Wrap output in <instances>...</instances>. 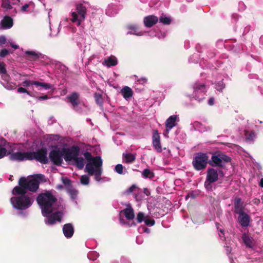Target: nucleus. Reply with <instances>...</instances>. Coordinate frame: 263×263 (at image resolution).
I'll list each match as a JSON object with an SVG mask.
<instances>
[{
    "label": "nucleus",
    "instance_id": "f257e3e1",
    "mask_svg": "<svg viewBox=\"0 0 263 263\" xmlns=\"http://www.w3.org/2000/svg\"><path fill=\"white\" fill-rule=\"evenodd\" d=\"M86 160L88 163L86 165L85 170L90 175H94L96 179L99 178L101 175V166L102 160L101 157H92L89 152H85L83 153Z\"/></svg>",
    "mask_w": 263,
    "mask_h": 263
},
{
    "label": "nucleus",
    "instance_id": "f03ea898",
    "mask_svg": "<svg viewBox=\"0 0 263 263\" xmlns=\"http://www.w3.org/2000/svg\"><path fill=\"white\" fill-rule=\"evenodd\" d=\"M57 201V198L50 191L42 193L36 198V201L40 205L43 214H50L53 212V206Z\"/></svg>",
    "mask_w": 263,
    "mask_h": 263
},
{
    "label": "nucleus",
    "instance_id": "7ed1b4c3",
    "mask_svg": "<svg viewBox=\"0 0 263 263\" xmlns=\"http://www.w3.org/2000/svg\"><path fill=\"white\" fill-rule=\"evenodd\" d=\"M47 151L46 148L38 149L36 152H17V160H36L43 164L48 163Z\"/></svg>",
    "mask_w": 263,
    "mask_h": 263
},
{
    "label": "nucleus",
    "instance_id": "20e7f679",
    "mask_svg": "<svg viewBox=\"0 0 263 263\" xmlns=\"http://www.w3.org/2000/svg\"><path fill=\"white\" fill-rule=\"evenodd\" d=\"M87 14V8L82 3L77 4L76 9L71 11L68 21L79 26L84 21Z\"/></svg>",
    "mask_w": 263,
    "mask_h": 263
},
{
    "label": "nucleus",
    "instance_id": "39448f33",
    "mask_svg": "<svg viewBox=\"0 0 263 263\" xmlns=\"http://www.w3.org/2000/svg\"><path fill=\"white\" fill-rule=\"evenodd\" d=\"M33 201L32 194L17 186V210H26L32 204Z\"/></svg>",
    "mask_w": 263,
    "mask_h": 263
},
{
    "label": "nucleus",
    "instance_id": "423d86ee",
    "mask_svg": "<svg viewBox=\"0 0 263 263\" xmlns=\"http://www.w3.org/2000/svg\"><path fill=\"white\" fill-rule=\"evenodd\" d=\"M41 175H37L30 178H21L19 180L20 187L26 191V190L32 192H36L39 187L40 182L39 179L41 178Z\"/></svg>",
    "mask_w": 263,
    "mask_h": 263
},
{
    "label": "nucleus",
    "instance_id": "0eeeda50",
    "mask_svg": "<svg viewBox=\"0 0 263 263\" xmlns=\"http://www.w3.org/2000/svg\"><path fill=\"white\" fill-rule=\"evenodd\" d=\"M208 160L209 156L206 153H198L193 158L192 164L195 170H202L206 167Z\"/></svg>",
    "mask_w": 263,
    "mask_h": 263
},
{
    "label": "nucleus",
    "instance_id": "6e6552de",
    "mask_svg": "<svg viewBox=\"0 0 263 263\" xmlns=\"http://www.w3.org/2000/svg\"><path fill=\"white\" fill-rule=\"evenodd\" d=\"M193 96L196 100L201 101L205 99L207 87L204 83L196 82L193 85Z\"/></svg>",
    "mask_w": 263,
    "mask_h": 263
},
{
    "label": "nucleus",
    "instance_id": "1a4fd4ad",
    "mask_svg": "<svg viewBox=\"0 0 263 263\" xmlns=\"http://www.w3.org/2000/svg\"><path fill=\"white\" fill-rule=\"evenodd\" d=\"M231 158L221 152H218L213 154L212 156V162L210 165L213 166H217L222 167L223 162H230Z\"/></svg>",
    "mask_w": 263,
    "mask_h": 263
},
{
    "label": "nucleus",
    "instance_id": "9d476101",
    "mask_svg": "<svg viewBox=\"0 0 263 263\" xmlns=\"http://www.w3.org/2000/svg\"><path fill=\"white\" fill-rule=\"evenodd\" d=\"M80 148L77 146H72L70 148H63L62 152L64 159L66 161L74 160L79 156Z\"/></svg>",
    "mask_w": 263,
    "mask_h": 263
},
{
    "label": "nucleus",
    "instance_id": "9b49d317",
    "mask_svg": "<svg viewBox=\"0 0 263 263\" xmlns=\"http://www.w3.org/2000/svg\"><path fill=\"white\" fill-rule=\"evenodd\" d=\"M152 144L157 152L161 153L162 152L160 135L157 129L153 130Z\"/></svg>",
    "mask_w": 263,
    "mask_h": 263
},
{
    "label": "nucleus",
    "instance_id": "f8f14e48",
    "mask_svg": "<svg viewBox=\"0 0 263 263\" xmlns=\"http://www.w3.org/2000/svg\"><path fill=\"white\" fill-rule=\"evenodd\" d=\"M63 156L62 151H60V149L52 150L50 152L49 158L54 164L60 165L63 161Z\"/></svg>",
    "mask_w": 263,
    "mask_h": 263
},
{
    "label": "nucleus",
    "instance_id": "ddd939ff",
    "mask_svg": "<svg viewBox=\"0 0 263 263\" xmlns=\"http://www.w3.org/2000/svg\"><path fill=\"white\" fill-rule=\"evenodd\" d=\"M218 179V175L217 171L212 168H209L207 171V176L206 179V184L210 183H213Z\"/></svg>",
    "mask_w": 263,
    "mask_h": 263
},
{
    "label": "nucleus",
    "instance_id": "4468645a",
    "mask_svg": "<svg viewBox=\"0 0 263 263\" xmlns=\"http://www.w3.org/2000/svg\"><path fill=\"white\" fill-rule=\"evenodd\" d=\"M23 85L24 86L28 87L32 85H34L37 86H41L44 89H49L51 88V84L49 83L40 82L36 81H30V80H26L23 82Z\"/></svg>",
    "mask_w": 263,
    "mask_h": 263
},
{
    "label": "nucleus",
    "instance_id": "2eb2a0df",
    "mask_svg": "<svg viewBox=\"0 0 263 263\" xmlns=\"http://www.w3.org/2000/svg\"><path fill=\"white\" fill-rule=\"evenodd\" d=\"M67 99L74 108L77 107L80 103V95L77 92H73L67 96Z\"/></svg>",
    "mask_w": 263,
    "mask_h": 263
},
{
    "label": "nucleus",
    "instance_id": "dca6fc26",
    "mask_svg": "<svg viewBox=\"0 0 263 263\" xmlns=\"http://www.w3.org/2000/svg\"><path fill=\"white\" fill-rule=\"evenodd\" d=\"M13 22L12 18L9 16H5L1 21L0 29H9L12 27Z\"/></svg>",
    "mask_w": 263,
    "mask_h": 263
},
{
    "label": "nucleus",
    "instance_id": "f3484780",
    "mask_svg": "<svg viewBox=\"0 0 263 263\" xmlns=\"http://www.w3.org/2000/svg\"><path fill=\"white\" fill-rule=\"evenodd\" d=\"M63 232L67 238H71L74 233V228L71 223H66L63 226Z\"/></svg>",
    "mask_w": 263,
    "mask_h": 263
},
{
    "label": "nucleus",
    "instance_id": "a211bd4d",
    "mask_svg": "<svg viewBox=\"0 0 263 263\" xmlns=\"http://www.w3.org/2000/svg\"><path fill=\"white\" fill-rule=\"evenodd\" d=\"M144 24L146 27L150 28L157 24L158 18L153 15L147 16L144 18Z\"/></svg>",
    "mask_w": 263,
    "mask_h": 263
},
{
    "label": "nucleus",
    "instance_id": "6ab92c4d",
    "mask_svg": "<svg viewBox=\"0 0 263 263\" xmlns=\"http://www.w3.org/2000/svg\"><path fill=\"white\" fill-rule=\"evenodd\" d=\"M178 120V117L176 115L171 116L165 122V127L167 131L171 130L176 125V121Z\"/></svg>",
    "mask_w": 263,
    "mask_h": 263
},
{
    "label": "nucleus",
    "instance_id": "aec40b11",
    "mask_svg": "<svg viewBox=\"0 0 263 263\" xmlns=\"http://www.w3.org/2000/svg\"><path fill=\"white\" fill-rule=\"evenodd\" d=\"M35 5L32 2L23 5L20 9V12L22 13H30L34 11Z\"/></svg>",
    "mask_w": 263,
    "mask_h": 263
},
{
    "label": "nucleus",
    "instance_id": "412c9836",
    "mask_svg": "<svg viewBox=\"0 0 263 263\" xmlns=\"http://www.w3.org/2000/svg\"><path fill=\"white\" fill-rule=\"evenodd\" d=\"M239 215L238 219L242 227H247L249 226L250 220V216L244 212L242 214H238Z\"/></svg>",
    "mask_w": 263,
    "mask_h": 263
},
{
    "label": "nucleus",
    "instance_id": "4be33fe9",
    "mask_svg": "<svg viewBox=\"0 0 263 263\" xmlns=\"http://www.w3.org/2000/svg\"><path fill=\"white\" fill-rule=\"evenodd\" d=\"M243 202L240 198H236L234 201V212L237 214H242L244 212Z\"/></svg>",
    "mask_w": 263,
    "mask_h": 263
},
{
    "label": "nucleus",
    "instance_id": "5701e85b",
    "mask_svg": "<svg viewBox=\"0 0 263 263\" xmlns=\"http://www.w3.org/2000/svg\"><path fill=\"white\" fill-rule=\"evenodd\" d=\"M62 213L60 212H55L50 215L48 218V223L49 224L55 223L56 221H61Z\"/></svg>",
    "mask_w": 263,
    "mask_h": 263
},
{
    "label": "nucleus",
    "instance_id": "b1692460",
    "mask_svg": "<svg viewBox=\"0 0 263 263\" xmlns=\"http://www.w3.org/2000/svg\"><path fill=\"white\" fill-rule=\"evenodd\" d=\"M136 154L132 153H124L123 154V162L125 163H132L136 160Z\"/></svg>",
    "mask_w": 263,
    "mask_h": 263
},
{
    "label": "nucleus",
    "instance_id": "393cba45",
    "mask_svg": "<svg viewBox=\"0 0 263 263\" xmlns=\"http://www.w3.org/2000/svg\"><path fill=\"white\" fill-rule=\"evenodd\" d=\"M122 212L124 214L127 220H133L135 217L134 211L131 206H128Z\"/></svg>",
    "mask_w": 263,
    "mask_h": 263
},
{
    "label": "nucleus",
    "instance_id": "a878e982",
    "mask_svg": "<svg viewBox=\"0 0 263 263\" xmlns=\"http://www.w3.org/2000/svg\"><path fill=\"white\" fill-rule=\"evenodd\" d=\"M121 93L124 99L127 100L133 96V91L129 87L126 86L121 90Z\"/></svg>",
    "mask_w": 263,
    "mask_h": 263
},
{
    "label": "nucleus",
    "instance_id": "bb28decb",
    "mask_svg": "<svg viewBox=\"0 0 263 263\" xmlns=\"http://www.w3.org/2000/svg\"><path fill=\"white\" fill-rule=\"evenodd\" d=\"M7 142L6 140L3 137H0V159L4 157L7 153V150L5 148Z\"/></svg>",
    "mask_w": 263,
    "mask_h": 263
},
{
    "label": "nucleus",
    "instance_id": "cd10ccee",
    "mask_svg": "<svg viewBox=\"0 0 263 263\" xmlns=\"http://www.w3.org/2000/svg\"><path fill=\"white\" fill-rule=\"evenodd\" d=\"M25 57L30 61H35L39 58V54L34 51H26Z\"/></svg>",
    "mask_w": 263,
    "mask_h": 263
},
{
    "label": "nucleus",
    "instance_id": "c85d7f7f",
    "mask_svg": "<svg viewBox=\"0 0 263 263\" xmlns=\"http://www.w3.org/2000/svg\"><path fill=\"white\" fill-rule=\"evenodd\" d=\"M242 239L243 240V241L247 247L249 248H252L253 246V239L248 235H247V234H243L242 236Z\"/></svg>",
    "mask_w": 263,
    "mask_h": 263
},
{
    "label": "nucleus",
    "instance_id": "c756f323",
    "mask_svg": "<svg viewBox=\"0 0 263 263\" xmlns=\"http://www.w3.org/2000/svg\"><path fill=\"white\" fill-rule=\"evenodd\" d=\"M104 62L105 65L108 67L116 66L118 63L116 58L114 56L109 57L105 60Z\"/></svg>",
    "mask_w": 263,
    "mask_h": 263
},
{
    "label": "nucleus",
    "instance_id": "7c9ffc66",
    "mask_svg": "<svg viewBox=\"0 0 263 263\" xmlns=\"http://www.w3.org/2000/svg\"><path fill=\"white\" fill-rule=\"evenodd\" d=\"M142 176L144 178L153 179L155 176V174L150 169L145 168L142 171Z\"/></svg>",
    "mask_w": 263,
    "mask_h": 263
},
{
    "label": "nucleus",
    "instance_id": "2f4dec72",
    "mask_svg": "<svg viewBox=\"0 0 263 263\" xmlns=\"http://www.w3.org/2000/svg\"><path fill=\"white\" fill-rule=\"evenodd\" d=\"M73 161L76 163L77 166L80 170H82L85 165L84 159L81 157L77 156Z\"/></svg>",
    "mask_w": 263,
    "mask_h": 263
},
{
    "label": "nucleus",
    "instance_id": "473e14b6",
    "mask_svg": "<svg viewBox=\"0 0 263 263\" xmlns=\"http://www.w3.org/2000/svg\"><path fill=\"white\" fill-rule=\"evenodd\" d=\"M244 135L247 140H252L255 137V134L253 130L246 129L244 131Z\"/></svg>",
    "mask_w": 263,
    "mask_h": 263
},
{
    "label": "nucleus",
    "instance_id": "72a5a7b5",
    "mask_svg": "<svg viewBox=\"0 0 263 263\" xmlns=\"http://www.w3.org/2000/svg\"><path fill=\"white\" fill-rule=\"evenodd\" d=\"M1 7L6 10H10L12 8L11 3L9 0H2Z\"/></svg>",
    "mask_w": 263,
    "mask_h": 263
},
{
    "label": "nucleus",
    "instance_id": "f704fd0d",
    "mask_svg": "<svg viewBox=\"0 0 263 263\" xmlns=\"http://www.w3.org/2000/svg\"><path fill=\"white\" fill-rule=\"evenodd\" d=\"M159 20L161 23L164 25H169L171 22V20L170 17L163 15L160 17Z\"/></svg>",
    "mask_w": 263,
    "mask_h": 263
},
{
    "label": "nucleus",
    "instance_id": "c9c22d12",
    "mask_svg": "<svg viewBox=\"0 0 263 263\" xmlns=\"http://www.w3.org/2000/svg\"><path fill=\"white\" fill-rule=\"evenodd\" d=\"M146 216L142 212H139L137 215V221L138 223H141L143 221H144Z\"/></svg>",
    "mask_w": 263,
    "mask_h": 263
},
{
    "label": "nucleus",
    "instance_id": "e433bc0d",
    "mask_svg": "<svg viewBox=\"0 0 263 263\" xmlns=\"http://www.w3.org/2000/svg\"><path fill=\"white\" fill-rule=\"evenodd\" d=\"M68 193L70 195L72 198H73V199L76 198V197L78 194V191L76 189H74L72 187H70L68 189Z\"/></svg>",
    "mask_w": 263,
    "mask_h": 263
},
{
    "label": "nucleus",
    "instance_id": "4c0bfd02",
    "mask_svg": "<svg viewBox=\"0 0 263 263\" xmlns=\"http://www.w3.org/2000/svg\"><path fill=\"white\" fill-rule=\"evenodd\" d=\"M81 183L84 185H87L89 183V178L86 175H82L80 179Z\"/></svg>",
    "mask_w": 263,
    "mask_h": 263
},
{
    "label": "nucleus",
    "instance_id": "58836bf2",
    "mask_svg": "<svg viewBox=\"0 0 263 263\" xmlns=\"http://www.w3.org/2000/svg\"><path fill=\"white\" fill-rule=\"evenodd\" d=\"M123 166L122 164H117L115 168V171L119 174H122L123 173Z\"/></svg>",
    "mask_w": 263,
    "mask_h": 263
},
{
    "label": "nucleus",
    "instance_id": "ea45409f",
    "mask_svg": "<svg viewBox=\"0 0 263 263\" xmlns=\"http://www.w3.org/2000/svg\"><path fill=\"white\" fill-rule=\"evenodd\" d=\"M144 222L148 226H152L155 223V221L154 219L148 218V216L146 217Z\"/></svg>",
    "mask_w": 263,
    "mask_h": 263
},
{
    "label": "nucleus",
    "instance_id": "a19ab883",
    "mask_svg": "<svg viewBox=\"0 0 263 263\" xmlns=\"http://www.w3.org/2000/svg\"><path fill=\"white\" fill-rule=\"evenodd\" d=\"M7 72L6 69V65L3 62H0V73L5 74Z\"/></svg>",
    "mask_w": 263,
    "mask_h": 263
},
{
    "label": "nucleus",
    "instance_id": "79ce46f5",
    "mask_svg": "<svg viewBox=\"0 0 263 263\" xmlns=\"http://www.w3.org/2000/svg\"><path fill=\"white\" fill-rule=\"evenodd\" d=\"M9 53V51L6 49H3L0 51V57L4 58L8 55Z\"/></svg>",
    "mask_w": 263,
    "mask_h": 263
},
{
    "label": "nucleus",
    "instance_id": "37998d69",
    "mask_svg": "<svg viewBox=\"0 0 263 263\" xmlns=\"http://www.w3.org/2000/svg\"><path fill=\"white\" fill-rule=\"evenodd\" d=\"M138 187L135 184H133L128 190V193H132L138 190Z\"/></svg>",
    "mask_w": 263,
    "mask_h": 263
},
{
    "label": "nucleus",
    "instance_id": "c03bdc74",
    "mask_svg": "<svg viewBox=\"0 0 263 263\" xmlns=\"http://www.w3.org/2000/svg\"><path fill=\"white\" fill-rule=\"evenodd\" d=\"M63 183L65 185H70L71 184V180L67 178V177H64L62 178Z\"/></svg>",
    "mask_w": 263,
    "mask_h": 263
},
{
    "label": "nucleus",
    "instance_id": "a18cd8bd",
    "mask_svg": "<svg viewBox=\"0 0 263 263\" xmlns=\"http://www.w3.org/2000/svg\"><path fill=\"white\" fill-rule=\"evenodd\" d=\"M10 202L13 208L16 209V197L14 196L10 199Z\"/></svg>",
    "mask_w": 263,
    "mask_h": 263
},
{
    "label": "nucleus",
    "instance_id": "49530a36",
    "mask_svg": "<svg viewBox=\"0 0 263 263\" xmlns=\"http://www.w3.org/2000/svg\"><path fill=\"white\" fill-rule=\"evenodd\" d=\"M7 41L5 35H0V46L6 44Z\"/></svg>",
    "mask_w": 263,
    "mask_h": 263
},
{
    "label": "nucleus",
    "instance_id": "de8ad7c7",
    "mask_svg": "<svg viewBox=\"0 0 263 263\" xmlns=\"http://www.w3.org/2000/svg\"><path fill=\"white\" fill-rule=\"evenodd\" d=\"M139 84H144L147 82V79L145 78H141L138 80Z\"/></svg>",
    "mask_w": 263,
    "mask_h": 263
},
{
    "label": "nucleus",
    "instance_id": "09e8293b",
    "mask_svg": "<svg viewBox=\"0 0 263 263\" xmlns=\"http://www.w3.org/2000/svg\"><path fill=\"white\" fill-rule=\"evenodd\" d=\"M215 99L213 97H211L208 100V104L210 106H212L214 104Z\"/></svg>",
    "mask_w": 263,
    "mask_h": 263
},
{
    "label": "nucleus",
    "instance_id": "8fccbe9b",
    "mask_svg": "<svg viewBox=\"0 0 263 263\" xmlns=\"http://www.w3.org/2000/svg\"><path fill=\"white\" fill-rule=\"evenodd\" d=\"M17 92H27L28 94H29V92L27 91V90L23 87H20L17 89Z\"/></svg>",
    "mask_w": 263,
    "mask_h": 263
},
{
    "label": "nucleus",
    "instance_id": "3c124183",
    "mask_svg": "<svg viewBox=\"0 0 263 263\" xmlns=\"http://www.w3.org/2000/svg\"><path fill=\"white\" fill-rule=\"evenodd\" d=\"M37 98H38V100H42L48 99L49 98V97L47 95H44L42 96H40Z\"/></svg>",
    "mask_w": 263,
    "mask_h": 263
},
{
    "label": "nucleus",
    "instance_id": "603ef678",
    "mask_svg": "<svg viewBox=\"0 0 263 263\" xmlns=\"http://www.w3.org/2000/svg\"><path fill=\"white\" fill-rule=\"evenodd\" d=\"M96 101L99 102L100 100L102 99V97L100 95H96Z\"/></svg>",
    "mask_w": 263,
    "mask_h": 263
},
{
    "label": "nucleus",
    "instance_id": "864d4df0",
    "mask_svg": "<svg viewBox=\"0 0 263 263\" xmlns=\"http://www.w3.org/2000/svg\"><path fill=\"white\" fill-rule=\"evenodd\" d=\"M253 202L255 204H258L260 201L259 199L255 198L254 199H253Z\"/></svg>",
    "mask_w": 263,
    "mask_h": 263
},
{
    "label": "nucleus",
    "instance_id": "5fc2aeb1",
    "mask_svg": "<svg viewBox=\"0 0 263 263\" xmlns=\"http://www.w3.org/2000/svg\"><path fill=\"white\" fill-rule=\"evenodd\" d=\"M211 183H210L208 184H208H206V181H205V183H204V185H205V187H206L207 189H208V190H209V189H212V185H211Z\"/></svg>",
    "mask_w": 263,
    "mask_h": 263
},
{
    "label": "nucleus",
    "instance_id": "6e6d98bb",
    "mask_svg": "<svg viewBox=\"0 0 263 263\" xmlns=\"http://www.w3.org/2000/svg\"><path fill=\"white\" fill-rule=\"evenodd\" d=\"M12 193L14 195H16V186L14 187V188H13V190L12 191Z\"/></svg>",
    "mask_w": 263,
    "mask_h": 263
},
{
    "label": "nucleus",
    "instance_id": "4d7b16f0",
    "mask_svg": "<svg viewBox=\"0 0 263 263\" xmlns=\"http://www.w3.org/2000/svg\"><path fill=\"white\" fill-rule=\"evenodd\" d=\"M11 158L12 159H13V160L16 159V153L13 154L11 155Z\"/></svg>",
    "mask_w": 263,
    "mask_h": 263
},
{
    "label": "nucleus",
    "instance_id": "13d9d810",
    "mask_svg": "<svg viewBox=\"0 0 263 263\" xmlns=\"http://www.w3.org/2000/svg\"><path fill=\"white\" fill-rule=\"evenodd\" d=\"M259 185L260 187H263V178L260 179Z\"/></svg>",
    "mask_w": 263,
    "mask_h": 263
},
{
    "label": "nucleus",
    "instance_id": "bf43d9fd",
    "mask_svg": "<svg viewBox=\"0 0 263 263\" xmlns=\"http://www.w3.org/2000/svg\"><path fill=\"white\" fill-rule=\"evenodd\" d=\"M91 254H95V255H96V256H98V255H97V253H96V252H93L90 253H89V254H88V256H89V258L90 259H91V258H90V255H91Z\"/></svg>",
    "mask_w": 263,
    "mask_h": 263
},
{
    "label": "nucleus",
    "instance_id": "052dcab7",
    "mask_svg": "<svg viewBox=\"0 0 263 263\" xmlns=\"http://www.w3.org/2000/svg\"><path fill=\"white\" fill-rule=\"evenodd\" d=\"M11 46L14 49H16V45L14 44H11Z\"/></svg>",
    "mask_w": 263,
    "mask_h": 263
},
{
    "label": "nucleus",
    "instance_id": "680f3d73",
    "mask_svg": "<svg viewBox=\"0 0 263 263\" xmlns=\"http://www.w3.org/2000/svg\"><path fill=\"white\" fill-rule=\"evenodd\" d=\"M145 193L147 195H148L149 194V192L147 191V190L146 189H145Z\"/></svg>",
    "mask_w": 263,
    "mask_h": 263
},
{
    "label": "nucleus",
    "instance_id": "e2e57ef3",
    "mask_svg": "<svg viewBox=\"0 0 263 263\" xmlns=\"http://www.w3.org/2000/svg\"><path fill=\"white\" fill-rule=\"evenodd\" d=\"M224 86L223 85V84H221V89H223L224 88Z\"/></svg>",
    "mask_w": 263,
    "mask_h": 263
},
{
    "label": "nucleus",
    "instance_id": "0e129e2a",
    "mask_svg": "<svg viewBox=\"0 0 263 263\" xmlns=\"http://www.w3.org/2000/svg\"><path fill=\"white\" fill-rule=\"evenodd\" d=\"M12 177L13 176H10V177H9V180H10L11 181H12Z\"/></svg>",
    "mask_w": 263,
    "mask_h": 263
},
{
    "label": "nucleus",
    "instance_id": "69168bd1",
    "mask_svg": "<svg viewBox=\"0 0 263 263\" xmlns=\"http://www.w3.org/2000/svg\"><path fill=\"white\" fill-rule=\"evenodd\" d=\"M198 124H199V123H198V122H195V123H194V124H195V125H196V126H197V125H198Z\"/></svg>",
    "mask_w": 263,
    "mask_h": 263
},
{
    "label": "nucleus",
    "instance_id": "338daca9",
    "mask_svg": "<svg viewBox=\"0 0 263 263\" xmlns=\"http://www.w3.org/2000/svg\"><path fill=\"white\" fill-rule=\"evenodd\" d=\"M133 224H134V226H135V225H136L135 223V222H133Z\"/></svg>",
    "mask_w": 263,
    "mask_h": 263
},
{
    "label": "nucleus",
    "instance_id": "774afa93",
    "mask_svg": "<svg viewBox=\"0 0 263 263\" xmlns=\"http://www.w3.org/2000/svg\"><path fill=\"white\" fill-rule=\"evenodd\" d=\"M17 1H19V2H20V0H17Z\"/></svg>",
    "mask_w": 263,
    "mask_h": 263
}]
</instances>
